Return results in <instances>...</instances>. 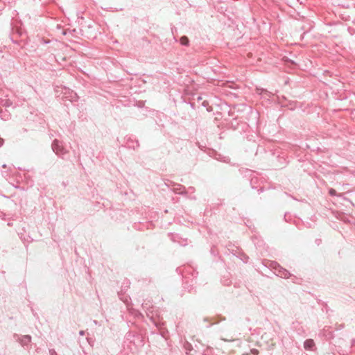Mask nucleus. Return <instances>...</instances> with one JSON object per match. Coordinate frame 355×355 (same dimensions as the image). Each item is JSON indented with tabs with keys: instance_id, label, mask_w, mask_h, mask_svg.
I'll list each match as a JSON object with an SVG mask.
<instances>
[{
	"instance_id": "nucleus-3",
	"label": "nucleus",
	"mask_w": 355,
	"mask_h": 355,
	"mask_svg": "<svg viewBox=\"0 0 355 355\" xmlns=\"http://www.w3.org/2000/svg\"><path fill=\"white\" fill-rule=\"evenodd\" d=\"M329 193L331 196H335L336 194V191L334 189H331Z\"/></svg>"
},
{
	"instance_id": "nucleus-2",
	"label": "nucleus",
	"mask_w": 355,
	"mask_h": 355,
	"mask_svg": "<svg viewBox=\"0 0 355 355\" xmlns=\"http://www.w3.org/2000/svg\"><path fill=\"white\" fill-rule=\"evenodd\" d=\"M180 43L182 44V45H188L189 44V39L185 37V36H183L180 38Z\"/></svg>"
},
{
	"instance_id": "nucleus-1",
	"label": "nucleus",
	"mask_w": 355,
	"mask_h": 355,
	"mask_svg": "<svg viewBox=\"0 0 355 355\" xmlns=\"http://www.w3.org/2000/svg\"><path fill=\"white\" fill-rule=\"evenodd\" d=\"M315 343L313 342V340L311 339H309V340H306L305 342H304V347L306 349H311L312 347L314 346Z\"/></svg>"
},
{
	"instance_id": "nucleus-4",
	"label": "nucleus",
	"mask_w": 355,
	"mask_h": 355,
	"mask_svg": "<svg viewBox=\"0 0 355 355\" xmlns=\"http://www.w3.org/2000/svg\"><path fill=\"white\" fill-rule=\"evenodd\" d=\"M3 144V139L0 137V146L2 145Z\"/></svg>"
}]
</instances>
